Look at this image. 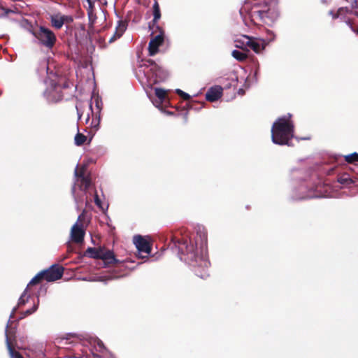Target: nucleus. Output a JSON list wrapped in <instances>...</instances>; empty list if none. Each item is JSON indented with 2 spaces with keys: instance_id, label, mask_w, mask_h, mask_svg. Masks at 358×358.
<instances>
[{
  "instance_id": "f257e3e1",
  "label": "nucleus",
  "mask_w": 358,
  "mask_h": 358,
  "mask_svg": "<svg viewBox=\"0 0 358 358\" xmlns=\"http://www.w3.org/2000/svg\"><path fill=\"white\" fill-rule=\"evenodd\" d=\"M171 241L174 247L178 250V255L181 260L187 262L194 267L195 274L202 279L209 276L208 262L200 257L196 254V247L187 236H182L179 238L175 235L171 236Z\"/></svg>"
},
{
  "instance_id": "f03ea898",
  "label": "nucleus",
  "mask_w": 358,
  "mask_h": 358,
  "mask_svg": "<svg viewBox=\"0 0 358 358\" xmlns=\"http://www.w3.org/2000/svg\"><path fill=\"white\" fill-rule=\"evenodd\" d=\"M248 6L249 3H247L243 9L254 25L272 26L280 17L277 0H255L250 8Z\"/></svg>"
},
{
  "instance_id": "7ed1b4c3",
  "label": "nucleus",
  "mask_w": 358,
  "mask_h": 358,
  "mask_svg": "<svg viewBox=\"0 0 358 358\" xmlns=\"http://www.w3.org/2000/svg\"><path fill=\"white\" fill-rule=\"evenodd\" d=\"M291 114L277 119L271 128L272 141L275 144L290 145L289 141L294 134V125L291 120Z\"/></svg>"
},
{
  "instance_id": "20e7f679",
  "label": "nucleus",
  "mask_w": 358,
  "mask_h": 358,
  "mask_svg": "<svg viewBox=\"0 0 358 358\" xmlns=\"http://www.w3.org/2000/svg\"><path fill=\"white\" fill-rule=\"evenodd\" d=\"M47 87L44 95L49 101L57 102L63 99L62 90L69 88V84L64 77L55 76V78H48L45 81Z\"/></svg>"
},
{
  "instance_id": "39448f33",
  "label": "nucleus",
  "mask_w": 358,
  "mask_h": 358,
  "mask_svg": "<svg viewBox=\"0 0 358 358\" xmlns=\"http://www.w3.org/2000/svg\"><path fill=\"white\" fill-rule=\"evenodd\" d=\"M84 255L93 259H101L104 267H110L120 262L115 257L113 251L105 247L88 248Z\"/></svg>"
},
{
  "instance_id": "423d86ee",
  "label": "nucleus",
  "mask_w": 358,
  "mask_h": 358,
  "mask_svg": "<svg viewBox=\"0 0 358 358\" xmlns=\"http://www.w3.org/2000/svg\"><path fill=\"white\" fill-rule=\"evenodd\" d=\"M34 36L40 41L41 44L48 49L55 45L57 38L52 31L45 27H40L38 30L33 32Z\"/></svg>"
},
{
  "instance_id": "0eeeda50",
  "label": "nucleus",
  "mask_w": 358,
  "mask_h": 358,
  "mask_svg": "<svg viewBox=\"0 0 358 358\" xmlns=\"http://www.w3.org/2000/svg\"><path fill=\"white\" fill-rule=\"evenodd\" d=\"M151 30L152 38L148 44V52L150 56H154L159 52V47L164 41V31L159 25L156 26V29Z\"/></svg>"
},
{
  "instance_id": "6e6552de",
  "label": "nucleus",
  "mask_w": 358,
  "mask_h": 358,
  "mask_svg": "<svg viewBox=\"0 0 358 358\" xmlns=\"http://www.w3.org/2000/svg\"><path fill=\"white\" fill-rule=\"evenodd\" d=\"M311 191L313 192V195L310 197H334V191L331 187L327 183L322 182L320 180L319 182L311 187Z\"/></svg>"
},
{
  "instance_id": "1a4fd4ad",
  "label": "nucleus",
  "mask_w": 358,
  "mask_h": 358,
  "mask_svg": "<svg viewBox=\"0 0 358 358\" xmlns=\"http://www.w3.org/2000/svg\"><path fill=\"white\" fill-rule=\"evenodd\" d=\"M44 280L48 282H53L60 279L64 273V268L58 264H53L48 269L41 271Z\"/></svg>"
},
{
  "instance_id": "9d476101",
  "label": "nucleus",
  "mask_w": 358,
  "mask_h": 358,
  "mask_svg": "<svg viewBox=\"0 0 358 358\" xmlns=\"http://www.w3.org/2000/svg\"><path fill=\"white\" fill-rule=\"evenodd\" d=\"M243 45L252 50L255 53L259 54L264 50L266 46L265 41L260 38L250 37L244 35Z\"/></svg>"
},
{
  "instance_id": "9b49d317",
  "label": "nucleus",
  "mask_w": 358,
  "mask_h": 358,
  "mask_svg": "<svg viewBox=\"0 0 358 358\" xmlns=\"http://www.w3.org/2000/svg\"><path fill=\"white\" fill-rule=\"evenodd\" d=\"M94 352L92 358H116L104 345L102 341L97 339L94 343Z\"/></svg>"
},
{
  "instance_id": "f8f14e48",
  "label": "nucleus",
  "mask_w": 358,
  "mask_h": 358,
  "mask_svg": "<svg viewBox=\"0 0 358 358\" xmlns=\"http://www.w3.org/2000/svg\"><path fill=\"white\" fill-rule=\"evenodd\" d=\"M85 231L82 224L76 222L73 225L71 229V241L77 244L82 243L84 241Z\"/></svg>"
},
{
  "instance_id": "ddd939ff",
  "label": "nucleus",
  "mask_w": 358,
  "mask_h": 358,
  "mask_svg": "<svg viewBox=\"0 0 358 358\" xmlns=\"http://www.w3.org/2000/svg\"><path fill=\"white\" fill-rule=\"evenodd\" d=\"M134 243L139 252H145L149 255L152 250L151 243L141 235L134 237Z\"/></svg>"
},
{
  "instance_id": "4468645a",
  "label": "nucleus",
  "mask_w": 358,
  "mask_h": 358,
  "mask_svg": "<svg viewBox=\"0 0 358 358\" xmlns=\"http://www.w3.org/2000/svg\"><path fill=\"white\" fill-rule=\"evenodd\" d=\"M222 87L215 85L210 87L206 94V99L210 102L218 100L222 95Z\"/></svg>"
},
{
  "instance_id": "2eb2a0df",
  "label": "nucleus",
  "mask_w": 358,
  "mask_h": 358,
  "mask_svg": "<svg viewBox=\"0 0 358 358\" xmlns=\"http://www.w3.org/2000/svg\"><path fill=\"white\" fill-rule=\"evenodd\" d=\"M15 329L9 328L8 324L6 329V343L8 351H10V348H15V343L16 342Z\"/></svg>"
},
{
  "instance_id": "dca6fc26",
  "label": "nucleus",
  "mask_w": 358,
  "mask_h": 358,
  "mask_svg": "<svg viewBox=\"0 0 358 358\" xmlns=\"http://www.w3.org/2000/svg\"><path fill=\"white\" fill-rule=\"evenodd\" d=\"M127 23L126 21L120 20L118 22V25L116 27L115 32L113 36L109 39V43H113L117 38H120L127 29Z\"/></svg>"
},
{
  "instance_id": "f3484780",
  "label": "nucleus",
  "mask_w": 358,
  "mask_h": 358,
  "mask_svg": "<svg viewBox=\"0 0 358 358\" xmlns=\"http://www.w3.org/2000/svg\"><path fill=\"white\" fill-rule=\"evenodd\" d=\"M153 16H154V17H153L152 21L149 23V29H156V26L157 25V22L161 17V11H160L159 5L157 1H155L153 4Z\"/></svg>"
},
{
  "instance_id": "a211bd4d",
  "label": "nucleus",
  "mask_w": 358,
  "mask_h": 358,
  "mask_svg": "<svg viewBox=\"0 0 358 358\" xmlns=\"http://www.w3.org/2000/svg\"><path fill=\"white\" fill-rule=\"evenodd\" d=\"M51 25L56 29H60L63 27L62 15L59 13L50 16Z\"/></svg>"
},
{
  "instance_id": "6ab92c4d",
  "label": "nucleus",
  "mask_w": 358,
  "mask_h": 358,
  "mask_svg": "<svg viewBox=\"0 0 358 358\" xmlns=\"http://www.w3.org/2000/svg\"><path fill=\"white\" fill-rule=\"evenodd\" d=\"M92 120L90 124L91 126V132H96L99 128V124L101 120V115L97 113L92 114Z\"/></svg>"
},
{
  "instance_id": "aec40b11",
  "label": "nucleus",
  "mask_w": 358,
  "mask_h": 358,
  "mask_svg": "<svg viewBox=\"0 0 358 358\" xmlns=\"http://www.w3.org/2000/svg\"><path fill=\"white\" fill-rule=\"evenodd\" d=\"M93 99H94V101L95 103L96 110H94V109L92 108V104L91 103L90 107V109L92 110V114L94 115V113H97V114H100L101 115V110L102 109V106H103L102 101L99 98V96H98L94 97Z\"/></svg>"
},
{
  "instance_id": "412c9836",
  "label": "nucleus",
  "mask_w": 358,
  "mask_h": 358,
  "mask_svg": "<svg viewBox=\"0 0 358 358\" xmlns=\"http://www.w3.org/2000/svg\"><path fill=\"white\" fill-rule=\"evenodd\" d=\"M44 280L43 275L42 272H39L37 273L29 282L26 289L29 290L31 287L34 285H38L41 282L42 280Z\"/></svg>"
},
{
  "instance_id": "4be33fe9",
  "label": "nucleus",
  "mask_w": 358,
  "mask_h": 358,
  "mask_svg": "<svg viewBox=\"0 0 358 358\" xmlns=\"http://www.w3.org/2000/svg\"><path fill=\"white\" fill-rule=\"evenodd\" d=\"M231 55L238 62H244L248 58V54L237 50L232 51Z\"/></svg>"
},
{
  "instance_id": "5701e85b",
  "label": "nucleus",
  "mask_w": 358,
  "mask_h": 358,
  "mask_svg": "<svg viewBox=\"0 0 358 358\" xmlns=\"http://www.w3.org/2000/svg\"><path fill=\"white\" fill-rule=\"evenodd\" d=\"M204 103L196 102L195 101H189L186 103L187 109L198 110L203 107Z\"/></svg>"
},
{
  "instance_id": "b1692460",
  "label": "nucleus",
  "mask_w": 358,
  "mask_h": 358,
  "mask_svg": "<svg viewBox=\"0 0 358 358\" xmlns=\"http://www.w3.org/2000/svg\"><path fill=\"white\" fill-rule=\"evenodd\" d=\"M86 141L87 136L79 132L76 135L74 138L75 144L78 146L83 145Z\"/></svg>"
},
{
  "instance_id": "393cba45",
  "label": "nucleus",
  "mask_w": 358,
  "mask_h": 358,
  "mask_svg": "<svg viewBox=\"0 0 358 358\" xmlns=\"http://www.w3.org/2000/svg\"><path fill=\"white\" fill-rule=\"evenodd\" d=\"M81 185H80V189L83 191H86L88 189L91 185V179L90 176H87L85 178H83L80 180Z\"/></svg>"
},
{
  "instance_id": "a878e982",
  "label": "nucleus",
  "mask_w": 358,
  "mask_h": 358,
  "mask_svg": "<svg viewBox=\"0 0 358 358\" xmlns=\"http://www.w3.org/2000/svg\"><path fill=\"white\" fill-rule=\"evenodd\" d=\"M155 95L161 101H164L166 97V92L162 88H155Z\"/></svg>"
},
{
  "instance_id": "bb28decb",
  "label": "nucleus",
  "mask_w": 358,
  "mask_h": 358,
  "mask_svg": "<svg viewBox=\"0 0 358 358\" xmlns=\"http://www.w3.org/2000/svg\"><path fill=\"white\" fill-rule=\"evenodd\" d=\"M28 292L29 290L25 289L18 300L17 306H24L28 301V298L29 297V296H27Z\"/></svg>"
},
{
  "instance_id": "cd10ccee",
  "label": "nucleus",
  "mask_w": 358,
  "mask_h": 358,
  "mask_svg": "<svg viewBox=\"0 0 358 358\" xmlns=\"http://www.w3.org/2000/svg\"><path fill=\"white\" fill-rule=\"evenodd\" d=\"M142 62H143V64L142 66H145L148 67L150 66L151 67L150 70H152V71L156 70L157 69H158V66L152 59L142 60Z\"/></svg>"
},
{
  "instance_id": "c85d7f7f",
  "label": "nucleus",
  "mask_w": 358,
  "mask_h": 358,
  "mask_svg": "<svg viewBox=\"0 0 358 358\" xmlns=\"http://www.w3.org/2000/svg\"><path fill=\"white\" fill-rule=\"evenodd\" d=\"M85 171L86 168L85 166L80 167L79 169H76L75 171V175L76 177L80 178V180L83 178L87 177V176H85Z\"/></svg>"
},
{
  "instance_id": "c756f323",
  "label": "nucleus",
  "mask_w": 358,
  "mask_h": 358,
  "mask_svg": "<svg viewBox=\"0 0 358 358\" xmlns=\"http://www.w3.org/2000/svg\"><path fill=\"white\" fill-rule=\"evenodd\" d=\"M345 159L348 162L350 163L358 162V154L354 152L352 154L348 155L345 156Z\"/></svg>"
},
{
  "instance_id": "7c9ffc66",
  "label": "nucleus",
  "mask_w": 358,
  "mask_h": 358,
  "mask_svg": "<svg viewBox=\"0 0 358 358\" xmlns=\"http://www.w3.org/2000/svg\"><path fill=\"white\" fill-rule=\"evenodd\" d=\"M8 353L10 358H24L19 352L15 350V348H10Z\"/></svg>"
},
{
  "instance_id": "2f4dec72",
  "label": "nucleus",
  "mask_w": 358,
  "mask_h": 358,
  "mask_svg": "<svg viewBox=\"0 0 358 358\" xmlns=\"http://www.w3.org/2000/svg\"><path fill=\"white\" fill-rule=\"evenodd\" d=\"M37 308H38V304H36V305L34 304L31 308L27 310L25 312H24L22 313L23 315L21 318L32 314L37 310Z\"/></svg>"
},
{
  "instance_id": "473e14b6",
  "label": "nucleus",
  "mask_w": 358,
  "mask_h": 358,
  "mask_svg": "<svg viewBox=\"0 0 358 358\" xmlns=\"http://www.w3.org/2000/svg\"><path fill=\"white\" fill-rule=\"evenodd\" d=\"M243 41H244V36H242L241 39L236 40V48H241L242 50H245V48H247V45L243 44Z\"/></svg>"
},
{
  "instance_id": "72a5a7b5",
  "label": "nucleus",
  "mask_w": 358,
  "mask_h": 358,
  "mask_svg": "<svg viewBox=\"0 0 358 358\" xmlns=\"http://www.w3.org/2000/svg\"><path fill=\"white\" fill-rule=\"evenodd\" d=\"M62 19L63 21V24L64 23L70 24L73 21V18L71 15H62Z\"/></svg>"
},
{
  "instance_id": "f704fd0d",
  "label": "nucleus",
  "mask_w": 358,
  "mask_h": 358,
  "mask_svg": "<svg viewBox=\"0 0 358 358\" xmlns=\"http://www.w3.org/2000/svg\"><path fill=\"white\" fill-rule=\"evenodd\" d=\"M94 202L96 203V205L99 207H101V201L100 200L98 194L96 192H95V196H94Z\"/></svg>"
},
{
  "instance_id": "c9c22d12",
  "label": "nucleus",
  "mask_w": 358,
  "mask_h": 358,
  "mask_svg": "<svg viewBox=\"0 0 358 358\" xmlns=\"http://www.w3.org/2000/svg\"><path fill=\"white\" fill-rule=\"evenodd\" d=\"M180 97L186 101H189V99H190V96L185 92H183V93L181 94Z\"/></svg>"
},
{
  "instance_id": "e433bc0d",
  "label": "nucleus",
  "mask_w": 358,
  "mask_h": 358,
  "mask_svg": "<svg viewBox=\"0 0 358 358\" xmlns=\"http://www.w3.org/2000/svg\"><path fill=\"white\" fill-rule=\"evenodd\" d=\"M176 94H177L178 96H181V94L183 93V91H182V90H180V89H177V90H176Z\"/></svg>"
},
{
  "instance_id": "4c0bfd02",
  "label": "nucleus",
  "mask_w": 358,
  "mask_h": 358,
  "mask_svg": "<svg viewBox=\"0 0 358 358\" xmlns=\"http://www.w3.org/2000/svg\"><path fill=\"white\" fill-rule=\"evenodd\" d=\"M329 14L332 15L333 18H336V13H334V11L333 10H331L329 11Z\"/></svg>"
},
{
  "instance_id": "58836bf2",
  "label": "nucleus",
  "mask_w": 358,
  "mask_h": 358,
  "mask_svg": "<svg viewBox=\"0 0 358 358\" xmlns=\"http://www.w3.org/2000/svg\"><path fill=\"white\" fill-rule=\"evenodd\" d=\"M16 309H17V308H15L13 309V313H12V315H11V316H10L11 317H13V315L14 313L15 312Z\"/></svg>"
},
{
  "instance_id": "ea45409f",
  "label": "nucleus",
  "mask_w": 358,
  "mask_h": 358,
  "mask_svg": "<svg viewBox=\"0 0 358 358\" xmlns=\"http://www.w3.org/2000/svg\"><path fill=\"white\" fill-rule=\"evenodd\" d=\"M87 1L91 5L92 4V1L91 0H87Z\"/></svg>"
},
{
  "instance_id": "a19ab883",
  "label": "nucleus",
  "mask_w": 358,
  "mask_h": 358,
  "mask_svg": "<svg viewBox=\"0 0 358 358\" xmlns=\"http://www.w3.org/2000/svg\"><path fill=\"white\" fill-rule=\"evenodd\" d=\"M82 215H79V217H78V220H80Z\"/></svg>"
},
{
  "instance_id": "79ce46f5",
  "label": "nucleus",
  "mask_w": 358,
  "mask_h": 358,
  "mask_svg": "<svg viewBox=\"0 0 358 358\" xmlns=\"http://www.w3.org/2000/svg\"><path fill=\"white\" fill-rule=\"evenodd\" d=\"M89 119H90V117H87V120H86V122H87V123L88 122Z\"/></svg>"
},
{
  "instance_id": "37998d69",
  "label": "nucleus",
  "mask_w": 358,
  "mask_h": 358,
  "mask_svg": "<svg viewBox=\"0 0 358 358\" xmlns=\"http://www.w3.org/2000/svg\"><path fill=\"white\" fill-rule=\"evenodd\" d=\"M334 168L333 167V168L331 169L330 171H334Z\"/></svg>"
},
{
  "instance_id": "c03bdc74",
  "label": "nucleus",
  "mask_w": 358,
  "mask_h": 358,
  "mask_svg": "<svg viewBox=\"0 0 358 358\" xmlns=\"http://www.w3.org/2000/svg\"><path fill=\"white\" fill-rule=\"evenodd\" d=\"M357 33L358 34V29H357Z\"/></svg>"
},
{
  "instance_id": "a18cd8bd",
  "label": "nucleus",
  "mask_w": 358,
  "mask_h": 358,
  "mask_svg": "<svg viewBox=\"0 0 358 358\" xmlns=\"http://www.w3.org/2000/svg\"><path fill=\"white\" fill-rule=\"evenodd\" d=\"M104 358H106V357H104Z\"/></svg>"
}]
</instances>
